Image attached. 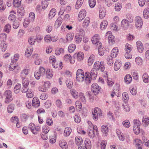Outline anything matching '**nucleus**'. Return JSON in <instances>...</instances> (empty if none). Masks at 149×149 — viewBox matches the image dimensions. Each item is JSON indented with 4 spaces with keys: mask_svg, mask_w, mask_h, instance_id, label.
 <instances>
[{
    "mask_svg": "<svg viewBox=\"0 0 149 149\" xmlns=\"http://www.w3.org/2000/svg\"><path fill=\"white\" fill-rule=\"evenodd\" d=\"M71 132L72 129L70 127H65L64 133V136L66 137L69 136Z\"/></svg>",
    "mask_w": 149,
    "mask_h": 149,
    "instance_id": "b1692460",
    "label": "nucleus"
},
{
    "mask_svg": "<svg viewBox=\"0 0 149 149\" xmlns=\"http://www.w3.org/2000/svg\"><path fill=\"white\" fill-rule=\"evenodd\" d=\"M136 45L138 51L140 53H142L143 51L144 48L143 45L141 42L138 41L136 42Z\"/></svg>",
    "mask_w": 149,
    "mask_h": 149,
    "instance_id": "f8f14e48",
    "label": "nucleus"
},
{
    "mask_svg": "<svg viewBox=\"0 0 149 149\" xmlns=\"http://www.w3.org/2000/svg\"><path fill=\"white\" fill-rule=\"evenodd\" d=\"M86 12L85 9H83L81 10L78 15V19L80 21L83 19L86 16Z\"/></svg>",
    "mask_w": 149,
    "mask_h": 149,
    "instance_id": "9b49d317",
    "label": "nucleus"
},
{
    "mask_svg": "<svg viewBox=\"0 0 149 149\" xmlns=\"http://www.w3.org/2000/svg\"><path fill=\"white\" fill-rule=\"evenodd\" d=\"M102 132L105 136H107L109 132L108 127L107 125H103L101 127Z\"/></svg>",
    "mask_w": 149,
    "mask_h": 149,
    "instance_id": "dca6fc26",
    "label": "nucleus"
},
{
    "mask_svg": "<svg viewBox=\"0 0 149 149\" xmlns=\"http://www.w3.org/2000/svg\"><path fill=\"white\" fill-rule=\"evenodd\" d=\"M75 142L76 144L79 146L81 145L83 142L82 138L81 137H76Z\"/></svg>",
    "mask_w": 149,
    "mask_h": 149,
    "instance_id": "2f4dec72",
    "label": "nucleus"
},
{
    "mask_svg": "<svg viewBox=\"0 0 149 149\" xmlns=\"http://www.w3.org/2000/svg\"><path fill=\"white\" fill-rule=\"evenodd\" d=\"M4 95L6 97L5 100V103L8 104L13 100L12 92L10 90H7L5 91L4 93Z\"/></svg>",
    "mask_w": 149,
    "mask_h": 149,
    "instance_id": "423d86ee",
    "label": "nucleus"
},
{
    "mask_svg": "<svg viewBox=\"0 0 149 149\" xmlns=\"http://www.w3.org/2000/svg\"><path fill=\"white\" fill-rule=\"evenodd\" d=\"M59 146L62 149H67L68 146L66 141L63 140H60L59 141Z\"/></svg>",
    "mask_w": 149,
    "mask_h": 149,
    "instance_id": "2eb2a0df",
    "label": "nucleus"
},
{
    "mask_svg": "<svg viewBox=\"0 0 149 149\" xmlns=\"http://www.w3.org/2000/svg\"><path fill=\"white\" fill-rule=\"evenodd\" d=\"M89 5L91 8H93L96 4V0H89Z\"/></svg>",
    "mask_w": 149,
    "mask_h": 149,
    "instance_id": "4d7b16f0",
    "label": "nucleus"
},
{
    "mask_svg": "<svg viewBox=\"0 0 149 149\" xmlns=\"http://www.w3.org/2000/svg\"><path fill=\"white\" fill-rule=\"evenodd\" d=\"M29 72V69H24L23 70H22L20 73V76L22 78V77H24L28 75Z\"/></svg>",
    "mask_w": 149,
    "mask_h": 149,
    "instance_id": "7c9ffc66",
    "label": "nucleus"
},
{
    "mask_svg": "<svg viewBox=\"0 0 149 149\" xmlns=\"http://www.w3.org/2000/svg\"><path fill=\"white\" fill-rule=\"evenodd\" d=\"M62 19L61 17H60L58 18L56 21L55 23V25L57 27L60 26L62 22Z\"/></svg>",
    "mask_w": 149,
    "mask_h": 149,
    "instance_id": "603ef678",
    "label": "nucleus"
},
{
    "mask_svg": "<svg viewBox=\"0 0 149 149\" xmlns=\"http://www.w3.org/2000/svg\"><path fill=\"white\" fill-rule=\"evenodd\" d=\"M105 36L106 38H108V41L109 43L111 42L112 44L114 42L115 38L114 36L112 35L111 31L107 32Z\"/></svg>",
    "mask_w": 149,
    "mask_h": 149,
    "instance_id": "9d476101",
    "label": "nucleus"
},
{
    "mask_svg": "<svg viewBox=\"0 0 149 149\" xmlns=\"http://www.w3.org/2000/svg\"><path fill=\"white\" fill-rule=\"evenodd\" d=\"M113 58L111 56H108L107 58V62L108 64L111 65L113 63Z\"/></svg>",
    "mask_w": 149,
    "mask_h": 149,
    "instance_id": "e2e57ef3",
    "label": "nucleus"
},
{
    "mask_svg": "<svg viewBox=\"0 0 149 149\" xmlns=\"http://www.w3.org/2000/svg\"><path fill=\"white\" fill-rule=\"evenodd\" d=\"M34 131L33 132V130L31 131V132L33 134H38V132L40 130V127L39 126H36L35 127V128L33 129Z\"/></svg>",
    "mask_w": 149,
    "mask_h": 149,
    "instance_id": "13d9d810",
    "label": "nucleus"
},
{
    "mask_svg": "<svg viewBox=\"0 0 149 149\" xmlns=\"http://www.w3.org/2000/svg\"><path fill=\"white\" fill-rule=\"evenodd\" d=\"M63 52L64 49L62 48H58L56 49L55 51V53L57 55L63 54Z\"/></svg>",
    "mask_w": 149,
    "mask_h": 149,
    "instance_id": "de8ad7c7",
    "label": "nucleus"
},
{
    "mask_svg": "<svg viewBox=\"0 0 149 149\" xmlns=\"http://www.w3.org/2000/svg\"><path fill=\"white\" fill-rule=\"evenodd\" d=\"M22 85L28 86L29 81L28 79L25 78V76L24 77H22Z\"/></svg>",
    "mask_w": 149,
    "mask_h": 149,
    "instance_id": "4c0bfd02",
    "label": "nucleus"
},
{
    "mask_svg": "<svg viewBox=\"0 0 149 149\" xmlns=\"http://www.w3.org/2000/svg\"><path fill=\"white\" fill-rule=\"evenodd\" d=\"M122 124L124 127L128 128L130 126V124L129 121L127 120H126L122 122Z\"/></svg>",
    "mask_w": 149,
    "mask_h": 149,
    "instance_id": "3c124183",
    "label": "nucleus"
},
{
    "mask_svg": "<svg viewBox=\"0 0 149 149\" xmlns=\"http://www.w3.org/2000/svg\"><path fill=\"white\" fill-rule=\"evenodd\" d=\"M7 38V35L6 33H2L0 34V40L2 41H4Z\"/></svg>",
    "mask_w": 149,
    "mask_h": 149,
    "instance_id": "338daca9",
    "label": "nucleus"
},
{
    "mask_svg": "<svg viewBox=\"0 0 149 149\" xmlns=\"http://www.w3.org/2000/svg\"><path fill=\"white\" fill-rule=\"evenodd\" d=\"M56 136L55 135H54L52 137L51 136L49 137V139L50 143H54L56 141Z\"/></svg>",
    "mask_w": 149,
    "mask_h": 149,
    "instance_id": "774afa93",
    "label": "nucleus"
},
{
    "mask_svg": "<svg viewBox=\"0 0 149 149\" xmlns=\"http://www.w3.org/2000/svg\"><path fill=\"white\" fill-rule=\"evenodd\" d=\"M79 96L80 100L82 102L84 103H85L86 100L84 94L82 93H80L79 94Z\"/></svg>",
    "mask_w": 149,
    "mask_h": 149,
    "instance_id": "49530a36",
    "label": "nucleus"
},
{
    "mask_svg": "<svg viewBox=\"0 0 149 149\" xmlns=\"http://www.w3.org/2000/svg\"><path fill=\"white\" fill-rule=\"evenodd\" d=\"M102 47L101 45L100 46H97V47L98 48L99 54L101 56H102L104 54V49L102 48Z\"/></svg>",
    "mask_w": 149,
    "mask_h": 149,
    "instance_id": "5fc2aeb1",
    "label": "nucleus"
},
{
    "mask_svg": "<svg viewBox=\"0 0 149 149\" xmlns=\"http://www.w3.org/2000/svg\"><path fill=\"white\" fill-rule=\"evenodd\" d=\"M142 123L145 127L148 126L149 124V117L144 116L142 119Z\"/></svg>",
    "mask_w": 149,
    "mask_h": 149,
    "instance_id": "aec40b11",
    "label": "nucleus"
},
{
    "mask_svg": "<svg viewBox=\"0 0 149 149\" xmlns=\"http://www.w3.org/2000/svg\"><path fill=\"white\" fill-rule=\"evenodd\" d=\"M49 60L50 61V62H52V66L54 68H56L58 67V63L56 62V59L54 56H50L49 58Z\"/></svg>",
    "mask_w": 149,
    "mask_h": 149,
    "instance_id": "ddd939ff",
    "label": "nucleus"
},
{
    "mask_svg": "<svg viewBox=\"0 0 149 149\" xmlns=\"http://www.w3.org/2000/svg\"><path fill=\"white\" fill-rule=\"evenodd\" d=\"M135 141L136 149H142V143L141 141L139 139H136L135 140Z\"/></svg>",
    "mask_w": 149,
    "mask_h": 149,
    "instance_id": "412c9836",
    "label": "nucleus"
},
{
    "mask_svg": "<svg viewBox=\"0 0 149 149\" xmlns=\"http://www.w3.org/2000/svg\"><path fill=\"white\" fill-rule=\"evenodd\" d=\"M124 80L127 84H129L132 80L131 76L130 74H127L125 77Z\"/></svg>",
    "mask_w": 149,
    "mask_h": 149,
    "instance_id": "cd10ccee",
    "label": "nucleus"
},
{
    "mask_svg": "<svg viewBox=\"0 0 149 149\" xmlns=\"http://www.w3.org/2000/svg\"><path fill=\"white\" fill-rule=\"evenodd\" d=\"M74 36L73 33H68L66 36V39L68 41H71L73 39Z\"/></svg>",
    "mask_w": 149,
    "mask_h": 149,
    "instance_id": "ea45409f",
    "label": "nucleus"
},
{
    "mask_svg": "<svg viewBox=\"0 0 149 149\" xmlns=\"http://www.w3.org/2000/svg\"><path fill=\"white\" fill-rule=\"evenodd\" d=\"M118 54V49L117 47H115L113 48L112 50L110 56L113 58H115L116 57Z\"/></svg>",
    "mask_w": 149,
    "mask_h": 149,
    "instance_id": "6ab92c4d",
    "label": "nucleus"
},
{
    "mask_svg": "<svg viewBox=\"0 0 149 149\" xmlns=\"http://www.w3.org/2000/svg\"><path fill=\"white\" fill-rule=\"evenodd\" d=\"M85 74H84L83 70L81 69H78L76 74V79L79 82H81L84 80Z\"/></svg>",
    "mask_w": 149,
    "mask_h": 149,
    "instance_id": "7ed1b4c3",
    "label": "nucleus"
},
{
    "mask_svg": "<svg viewBox=\"0 0 149 149\" xmlns=\"http://www.w3.org/2000/svg\"><path fill=\"white\" fill-rule=\"evenodd\" d=\"M76 56L77 60L79 61L82 60L84 57V54L81 52H78Z\"/></svg>",
    "mask_w": 149,
    "mask_h": 149,
    "instance_id": "58836bf2",
    "label": "nucleus"
},
{
    "mask_svg": "<svg viewBox=\"0 0 149 149\" xmlns=\"http://www.w3.org/2000/svg\"><path fill=\"white\" fill-rule=\"evenodd\" d=\"M11 14L8 17L9 20L11 21L14 22L16 19L15 16L13 14H15V13L13 11H11L10 12Z\"/></svg>",
    "mask_w": 149,
    "mask_h": 149,
    "instance_id": "393cba45",
    "label": "nucleus"
},
{
    "mask_svg": "<svg viewBox=\"0 0 149 149\" xmlns=\"http://www.w3.org/2000/svg\"><path fill=\"white\" fill-rule=\"evenodd\" d=\"M135 60L136 63L138 65H141L142 63L143 60L142 59L139 57H136L135 58Z\"/></svg>",
    "mask_w": 149,
    "mask_h": 149,
    "instance_id": "0e129e2a",
    "label": "nucleus"
},
{
    "mask_svg": "<svg viewBox=\"0 0 149 149\" xmlns=\"http://www.w3.org/2000/svg\"><path fill=\"white\" fill-rule=\"evenodd\" d=\"M56 14V10L55 8H53L50 11L49 15V17L50 19H52L53 17Z\"/></svg>",
    "mask_w": 149,
    "mask_h": 149,
    "instance_id": "f704fd0d",
    "label": "nucleus"
},
{
    "mask_svg": "<svg viewBox=\"0 0 149 149\" xmlns=\"http://www.w3.org/2000/svg\"><path fill=\"white\" fill-rule=\"evenodd\" d=\"M53 74V71L50 69L47 70L46 72V77L49 79L52 78Z\"/></svg>",
    "mask_w": 149,
    "mask_h": 149,
    "instance_id": "c756f323",
    "label": "nucleus"
},
{
    "mask_svg": "<svg viewBox=\"0 0 149 149\" xmlns=\"http://www.w3.org/2000/svg\"><path fill=\"white\" fill-rule=\"evenodd\" d=\"M35 18V14L33 12H30L29 14V17L28 19L31 22H33L34 21Z\"/></svg>",
    "mask_w": 149,
    "mask_h": 149,
    "instance_id": "864d4df0",
    "label": "nucleus"
},
{
    "mask_svg": "<svg viewBox=\"0 0 149 149\" xmlns=\"http://www.w3.org/2000/svg\"><path fill=\"white\" fill-rule=\"evenodd\" d=\"M10 25L9 24H8L5 26L4 28V30L5 32L8 33L10 31Z\"/></svg>",
    "mask_w": 149,
    "mask_h": 149,
    "instance_id": "bf43d9fd",
    "label": "nucleus"
},
{
    "mask_svg": "<svg viewBox=\"0 0 149 149\" xmlns=\"http://www.w3.org/2000/svg\"><path fill=\"white\" fill-rule=\"evenodd\" d=\"M21 86V84L19 83H17L13 89V91L15 93L17 94L19 92Z\"/></svg>",
    "mask_w": 149,
    "mask_h": 149,
    "instance_id": "5701e85b",
    "label": "nucleus"
},
{
    "mask_svg": "<svg viewBox=\"0 0 149 149\" xmlns=\"http://www.w3.org/2000/svg\"><path fill=\"white\" fill-rule=\"evenodd\" d=\"M121 65V63L118 61H116L114 63V70L115 71H117L118 70L120 67Z\"/></svg>",
    "mask_w": 149,
    "mask_h": 149,
    "instance_id": "473e14b6",
    "label": "nucleus"
},
{
    "mask_svg": "<svg viewBox=\"0 0 149 149\" xmlns=\"http://www.w3.org/2000/svg\"><path fill=\"white\" fill-rule=\"evenodd\" d=\"M70 93L72 96L74 98L77 99L78 98V93L77 91L73 89H71L70 90Z\"/></svg>",
    "mask_w": 149,
    "mask_h": 149,
    "instance_id": "72a5a7b5",
    "label": "nucleus"
},
{
    "mask_svg": "<svg viewBox=\"0 0 149 149\" xmlns=\"http://www.w3.org/2000/svg\"><path fill=\"white\" fill-rule=\"evenodd\" d=\"M85 147L88 149H90L91 147V143L90 140L86 138L84 141Z\"/></svg>",
    "mask_w": 149,
    "mask_h": 149,
    "instance_id": "4be33fe9",
    "label": "nucleus"
},
{
    "mask_svg": "<svg viewBox=\"0 0 149 149\" xmlns=\"http://www.w3.org/2000/svg\"><path fill=\"white\" fill-rule=\"evenodd\" d=\"M106 15V12L105 9H101L100 10L99 17L101 19H102Z\"/></svg>",
    "mask_w": 149,
    "mask_h": 149,
    "instance_id": "37998d69",
    "label": "nucleus"
},
{
    "mask_svg": "<svg viewBox=\"0 0 149 149\" xmlns=\"http://www.w3.org/2000/svg\"><path fill=\"white\" fill-rule=\"evenodd\" d=\"M97 70H94L93 68H92L91 71V73L89 75H91L92 78L95 79L97 76Z\"/></svg>",
    "mask_w": 149,
    "mask_h": 149,
    "instance_id": "bb28decb",
    "label": "nucleus"
},
{
    "mask_svg": "<svg viewBox=\"0 0 149 149\" xmlns=\"http://www.w3.org/2000/svg\"><path fill=\"white\" fill-rule=\"evenodd\" d=\"M104 65L103 61H101L100 62L99 61H96L95 63L93 68L97 71L100 69L101 71L103 72L104 70Z\"/></svg>",
    "mask_w": 149,
    "mask_h": 149,
    "instance_id": "39448f33",
    "label": "nucleus"
},
{
    "mask_svg": "<svg viewBox=\"0 0 149 149\" xmlns=\"http://www.w3.org/2000/svg\"><path fill=\"white\" fill-rule=\"evenodd\" d=\"M48 3L46 0H42V7L43 9H45L47 7Z\"/></svg>",
    "mask_w": 149,
    "mask_h": 149,
    "instance_id": "052dcab7",
    "label": "nucleus"
},
{
    "mask_svg": "<svg viewBox=\"0 0 149 149\" xmlns=\"http://www.w3.org/2000/svg\"><path fill=\"white\" fill-rule=\"evenodd\" d=\"M101 88L96 83L93 84L91 86V90L95 95H96L99 93Z\"/></svg>",
    "mask_w": 149,
    "mask_h": 149,
    "instance_id": "0eeeda50",
    "label": "nucleus"
},
{
    "mask_svg": "<svg viewBox=\"0 0 149 149\" xmlns=\"http://www.w3.org/2000/svg\"><path fill=\"white\" fill-rule=\"evenodd\" d=\"M143 15L145 19H147L149 17V8H147L144 9L143 11Z\"/></svg>",
    "mask_w": 149,
    "mask_h": 149,
    "instance_id": "c9c22d12",
    "label": "nucleus"
},
{
    "mask_svg": "<svg viewBox=\"0 0 149 149\" xmlns=\"http://www.w3.org/2000/svg\"><path fill=\"white\" fill-rule=\"evenodd\" d=\"M40 102L38 98L34 97L32 101V106L35 107H38L40 106Z\"/></svg>",
    "mask_w": 149,
    "mask_h": 149,
    "instance_id": "f3484780",
    "label": "nucleus"
},
{
    "mask_svg": "<svg viewBox=\"0 0 149 149\" xmlns=\"http://www.w3.org/2000/svg\"><path fill=\"white\" fill-rule=\"evenodd\" d=\"M17 14L19 18H22L24 15V10L23 7H21L18 8L17 10Z\"/></svg>",
    "mask_w": 149,
    "mask_h": 149,
    "instance_id": "a211bd4d",
    "label": "nucleus"
},
{
    "mask_svg": "<svg viewBox=\"0 0 149 149\" xmlns=\"http://www.w3.org/2000/svg\"><path fill=\"white\" fill-rule=\"evenodd\" d=\"M76 48V45L74 44H71L68 47V51L70 53L72 52Z\"/></svg>",
    "mask_w": 149,
    "mask_h": 149,
    "instance_id": "8fccbe9b",
    "label": "nucleus"
},
{
    "mask_svg": "<svg viewBox=\"0 0 149 149\" xmlns=\"http://www.w3.org/2000/svg\"><path fill=\"white\" fill-rule=\"evenodd\" d=\"M132 46L128 43H127L125 45V52L128 53H130L131 51L132 50Z\"/></svg>",
    "mask_w": 149,
    "mask_h": 149,
    "instance_id": "a18cd8bd",
    "label": "nucleus"
},
{
    "mask_svg": "<svg viewBox=\"0 0 149 149\" xmlns=\"http://www.w3.org/2000/svg\"><path fill=\"white\" fill-rule=\"evenodd\" d=\"M66 84L67 87L69 88H71L72 87L73 83L72 81L69 79L66 81Z\"/></svg>",
    "mask_w": 149,
    "mask_h": 149,
    "instance_id": "680f3d73",
    "label": "nucleus"
},
{
    "mask_svg": "<svg viewBox=\"0 0 149 149\" xmlns=\"http://www.w3.org/2000/svg\"><path fill=\"white\" fill-rule=\"evenodd\" d=\"M90 19L89 17H86L84 21L82 24L83 27H87L89 25L90 22Z\"/></svg>",
    "mask_w": 149,
    "mask_h": 149,
    "instance_id": "a19ab883",
    "label": "nucleus"
},
{
    "mask_svg": "<svg viewBox=\"0 0 149 149\" xmlns=\"http://www.w3.org/2000/svg\"><path fill=\"white\" fill-rule=\"evenodd\" d=\"M7 45L6 42L2 41L1 44V47L2 51L3 52H5L6 49Z\"/></svg>",
    "mask_w": 149,
    "mask_h": 149,
    "instance_id": "c03bdc74",
    "label": "nucleus"
},
{
    "mask_svg": "<svg viewBox=\"0 0 149 149\" xmlns=\"http://www.w3.org/2000/svg\"><path fill=\"white\" fill-rule=\"evenodd\" d=\"M85 81L86 84H90L91 81L92 77L89 75V74L88 72H86L85 73Z\"/></svg>",
    "mask_w": 149,
    "mask_h": 149,
    "instance_id": "4468645a",
    "label": "nucleus"
},
{
    "mask_svg": "<svg viewBox=\"0 0 149 149\" xmlns=\"http://www.w3.org/2000/svg\"><path fill=\"white\" fill-rule=\"evenodd\" d=\"M84 1V0H77L75 6V8L79 9L81 6Z\"/></svg>",
    "mask_w": 149,
    "mask_h": 149,
    "instance_id": "79ce46f5",
    "label": "nucleus"
},
{
    "mask_svg": "<svg viewBox=\"0 0 149 149\" xmlns=\"http://www.w3.org/2000/svg\"><path fill=\"white\" fill-rule=\"evenodd\" d=\"M135 20L136 27L138 29L141 28L143 24V21L141 17L136 16L135 18Z\"/></svg>",
    "mask_w": 149,
    "mask_h": 149,
    "instance_id": "6e6552de",
    "label": "nucleus"
},
{
    "mask_svg": "<svg viewBox=\"0 0 149 149\" xmlns=\"http://www.w3.org/2000/svg\"><path fill=\"white\" fill-rule=\"evenodd\" d=\"M99 39L100 36L98 34L95 35L91 39L92 43L94 44H97V46H100L102 44L99 41Z\"/></svg>",
    "mask_w": 149,
    "mask_h": 149,
    "instance_id": "1a4fd4ad",
    "label": "nucleus"
},
{
    "mask_svg": "<svg viewBox=\"0 0 149 149\" xmlns=\"http://www.w3.org/2000/svg\"><path fill=\"white\" fill-rule=\"evenodd\" d=\"M77 31L74 38L75 41L77 44H79L81 41L84 35V31L82 29L77 28Z\"/></svg>",
    "mask_w": 149,
    "mask_h": 149,
    "instance_id": "f03ea898",
    "label": "nucleus"
},
{
    "mask_svg": "<svg viewBox=\"0 0 149 149\" xmlns=\"http://www.w3.org/2000/svg\"><path fill=\"white\" fill-rule=\"evenodd\" d=\"M108 25V22L107 21L103 20L101 23L100 28L102 30L106 29Z\"/></svg>",
    "mask_w": 149,
    "mask_h": 149,
    "instance_id": "e433bc0d",
    "label": "nucleus"
},
{
    "mask_svg": "<svg viewBox=\"0 0 149 149\" xmlns=\"http://www.w3.org/2000/svg\"><path fill=\"white\" fill-rule=\"evenodd\" d=\"M128 21L126 19H123L121 22L122 26L124 27L127 26H129Z\"/></svg>",
    "mask_w": 149,
    "mask_h": 149,
    "instance_id": "69168bd1",
    "label": "nucleus"
},
{
    "mask_svg": "<svg viewBox=\"0 0 149 149\" xmlns=\"http://www.w3.org/2000/svg\"><path fill=\"white\" fill-rule=\"evenodd\" d=\"M142 78L143 81L145 83H148L149 82V76L146 73L143 74Z\"/></svg>",
    "mask_w": 149,
    "mask_h": 149,
    "instance_id": "c85d7f7f",
    "label": "nucleus"
},
{
    "mask_svg": "<svg viewBox=\"0 0 149 149\" xmlns=\"http://www.w3.org/2000/svg\"><path fill=\"white\" fill-rule=\"evenodd\" d=\"M21 0H14L13 5L15 7H19L21 4Z\"/></svg>",
    "mask_w": 149,
    "mask_h": 149,
    "instance_id": "6e6d98bb",
    "label": "nucleus"
},
{
    "mask_svg": "<svg viewBox=\"0 0 149 149\" xmlns=\"http://www.w3.org/2000/svg\"><path fill=\"white\" fill-rule=\"evenodd\" d=\"M95 59V56L93 54L91 55L89 57L88 60V65L89 66L91 65L93 63Z\"/></svg>",
    "mask_w": 149,
    "mask_h": 149,
    "instance_id": "a878e982",
    "label": "nucleus"
},
{
    "mask_svg": "<svg viewBox=\"0 0 149 149\" xmlns=\"http://www.w3.org/2000/svg\"><path fill=\"white\" fill-rule=\"evenodd\" d=\"M89 125L88 130V134L90 138L93 139L96 135L98 134V131L97 127L93 125L91 122L88 123Z\"/></svg>",
    "mask_w": 149,
    "mask_h": 149,
    "instance_id": "f257e3e1",
    "label": "nucleus"
},
{
    "mask_svg": "<svg viewBox=\"0 0 149 149\" xmlns=\"http://www.w3.org/2000/svg\"><path fill=\"white\" fill-rule=\"evenodd\" d=\"M50 129V127L47 125H44L42 127V132L45 134H47L49 131Z\"/></svg>",
    "mask_w": 149,
    "mask_h": 149,
    "instance_id": "09e8293b",
    "label": "nucleus"
},
{
    "mask_svg": "<svg viewBox=\"0 0 149 149\" xmlns=\"http://www.w3.org/2000/svg\"><path fill=\"white\" fill-rule=\"evenodd\" d=\"M93 118V119L96 121L98 119V116H102V112L101 109L98 107H95L93 110V111H92Z\"/></svg>",
    "mask_w": 149,
    "mask_h": 149,
    "instance_id": "20e7f679",
    "label": "nucleus"
}]
</instances>
